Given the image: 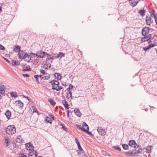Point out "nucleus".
<instances>
[{
  "label": "nucleus",
  "mask_w": 157,
  "mask_h": 157,
  "mask_svg": "<svg viewBox=\"0 0 157 157\" xmlns=\"http://www.w3.org/2000/svg\"><path fill=\"white\" fill-rule=\"evenodd\" d=\"M147 36L148 38H149L150 40L153 39V38H152L151 34H149L148 35H147Z\"/></svg>",
  "instance_id": "56"
},
{
  "label": "nucleus",
  "mask_w": 157,
  "mask_h": 157,
  "mask_svg": "<svg viewBox=\"0 0 157 157\" xmlns=\"http://www.w3.org/2000/svg\"><path fill=\"white\" fill-rule=\"evenodd\" d=\"M68 94H70V98H72V92H71V91H69V92L68 93Z\"/></svg>",
  "instance_id": "64"
},
{
  "label": "nucleus",
  "mask_w": 157,
  "mask_h": 157,
  "mask_svg": "<svg viewBox=\"0 0 157 157\" xmlns=\"http://www.w3.org/2000/svg\"><path fill=\"white\" fill-rule=\"evenodd\" d=\"M62 103L64 105V106L65 108L67 109H68L69 108L68 103L67 101L66 100H63L62 101Z\"/></svg>",
  "instance_id": "26"
},
{
  "label": "nucleus",
  "mask_w": 157,
  "mask_h": 157,
  "mask_svg": "<svg viewBox=\"0 0 157 157\" xmlns=\"http://www.w3.org/2000/svg\"><path fill=\"white\" fill-rule=\"evenodd\" d=\"M143 36L144 37L142 38L141 39V43H143L147 41H148L150 40L149 38H148L147 35Z\"/></svg>",
  "instance_id": "17"
},
{
  "label": "nucleus",
  "mask_w": 157,
  "mask_h": 157,
  "mask_svg": "<svg viewBox=\"0 0 157 157\" xmlns=\"http://www.w3.org/2000/svg\"><path fill=\"white\" fill-rule=\"evenodd\" d=\"M40 73L44 75H47L48 74H48L46 73L45 71H44V70L42 69H41L40 70Z\"/></svg>",
  "instance_id": "45"
},
{
  "label": "nucleus",
  "mask_w": 157,
  "mask_h": 157,
  "mask_svg": "<svg viewBox=\"0 0 157 157\" xmlns=\"http://www.w3.org/2000/svg\"><path fill=\"white\" fill-rule=\"evenodd\" d=\"M49 83L51 84L52 86H56V82L55 80H53L52 81H51Z\"/></svg>",
  "instance_id": "44"
},
{
  "label": "nucleus",
  "mask_w": 157,
  "mask_h": 157,
  "mask_svg": "<svg viewBox=\"0 0 157 157\" xmlns=\"http://www.w3.org/2000/svg\"><path fill=\"white\" fill-rule=\"evenodd\" d=\"M25 149L29 151H31L33 150L34 149V147L33 144L30 142H29L25 144Z\"/></svg>",
  "instance_id": "3"
},
{
  "label": "nucleus",
  "mask_w": 157,
  "mask_h": 157,
  "mask_svg": "<svg viewBox=\"0 0 157 157\" xmlns=\"http://www.w3.org/2000/svg\"><path fill=\"white\" fill-rule=\"evenodd\" d=\"M29 55H28L27 52H24V56L22 57V59H25L26 58L28 57Z\"/></svg>",
  "instance_id": "42"
},
{
  "label": "nucleus",
  "mask_w": 157,
  "mask_h": 157,
  "mask_svg": "<svg viewBox=\"0 0 157 157\" xmlns=\"http://www.w3.org/2000/svg\"><path fill=\"white\" fill-rule=\"evenodd\" d=\"M13 51L15 52H19L21 51V47L20 46L16 44L13 47Z\"/></svg>",
  "instance_id": "12"
},
{
  "label": "nucleus",
  "mask_w": 157,
  "mask_h": 157,
  "mask_svg": "<svg viewBox=\"0 0 157 157\" xmlns=\"http://www.w3.org/2000/svg\"><path fill=\"white\" fill-rule=\"evenodd\" d=\"M11 114V111L9 110H7L5 113V114L8 120L10 119Z\"/></svg>",
  "instance_id": "15"
},
{
  "label": "nucleus",
  "mask_w": 157,
  "mask_h": 157,
  "mask_svg": "<svg viewBox=\"0 0 157 157\" xmlns=\"http://www.w3.org/2000/svg\"><path fill=\"white\" fill-rule=\"evenodd\" d=\"M51 67V64L48 62H46L43 66V67L45 69H47L48 68H50Z\"/></svg>",
  "instance_id": "20"
},
{
  "label": "nucleus",
  "mask_w": 157,
  "mask_h": 157,
  "mask_svg": "<svg viewBox=\"0 0 157 157\" xmlns=\"http://www.w3.org/2000/svg\"><path fill=\"white\" fill-rule=\"evenodd\" d=\"M76 126L78 128L80 129L82 132L84 131V130L85 129V128L81 127V126H80V125L76 124Z\"/></svg>",
  "instance_id": "39"
},
{
  "label": "nucleus",
  "mask_w": 157,
  "mask_h": 157,
  "mask_svg": "<svg viewBox=\"0 0 157 157\" xmlns=\"http://www.w3.org/2000/svg\"><path fill=\"white\" fill-rule=\"evenodd\" d=\"M146 10L143 9L139 10L138 11V13L140 14L142 17H144L145 15Z\"/></svg>",
  "instance_id": "22"
},
{
  "label": "nucleus",
  "mask_w": 157,
  "mask_h": 157,
  "mask_svg": "<svg viewBox=\"0 0 157 157\" xmlns=\"http://www.w3.org/2000/svg\"><path fill=\"white\" fill-rule=\"evenodd\" d=\"M3 59L5 60L8 63H10V60H9L8 59H7V58H5V57H3Z\"/></svg>",
  "instance_id": "60"
},
{
  "label": "nucleus",
  "mask_w": 157,
  "mask_h": 157,
  "mask_svg": "<svg viewBox=\"0 0 157 157\" xmlns=\"http://www.w3.org/2000/svg\"><path fill=\"white\" fill-rule=\"evenodd\" d=\"M45 120L47 123H49L50 124H52V120L48 117H46V118H45Z\"/></svg>",
  "instance_id": "31"
},
{
  "label": "nucleus",
  "mask_w": 157,
  "mask_h": 157,
  "mask_svg": "<svg viewBox=\"0 0 157 157\" xmlns=\"http://www.w3.org/2000/svg\"><path fill=\"white\" fill-rule=\"evenodd\" d=\"M150 30V28L149 27L145 26L142 29V35L145 36L147 35L149 33Z\"/></svg>",
  "instance_id": "2"
},
{
  "label": "nucleus",
  "mask_w": 157,
  "mask_h": 157,
  "mask_svg": "<svg viewBox=\"0 0 157 157\" xmlns=\"http://www.w3.org/2000/svg\"><path fill=\"white\" fill-rule=\"evenodd\" d=\"M122 147L123 149L125 150H127L129 149V147L128 145L126 144H123L122 145Z\"/></svg>",
  "instance_id": "34"
},
{
  "label": "nucleus",
  "mask_w": 157,
  "mask_h": 157,
  "mask_svg": "<svg viewBox=\"0 0 157 157\" xmlns=\"http://www.w3.org/2000/svg\"><path fill=\"white\" fill-rule=\"evenodd\" d=\"M128 145L131 147L136 148L137 144L135 140H131L129 142Z\"/></svg>",
  "instance_id": "6"
},
{
  "label": "nucleus",
  "mask_w": 157,
  "mask_h": 157,
  "mask_svg": "<svg viewBox=\"0 0 157 157\" xmlns=\"http://www.w3.org/2000/svg\"><path fill=\"white\" fill-rule=\"evenodd\" d=\"M5 87L2 84H0V94L4 95L5 93Z\"/></svg>",
  "instance_id": "11"
},
{
  "label": "nucleus",
  "mask_w": 157,
  "mask_h": 157,
  "mask_svg": "<svg viewBox=\"0 0 157 157\" xmlns=\"http://www.w3.org/2000/svg\"><path fill=\"white\" fill-rule=\"evenodd\" d=\"M18 56L19 59H22L24 56V52L23 51L21 50L18 52Z\"/></svg>",
  "instance_id": "23"
},
{
  "label": "nucleus",
  "mask_w": 157,
  "mask_h": 157,
  "mask_svg": "<svg viewBox=\"0 0 157 157\" xmlns=\"http://www.w3.org/2000/svg\"><path fill=\"white\" fill-rule=\"evenodd\" d=\"M11 144H13V146L14 147L18 148L19 147V146L14 141H12Z\"/></svg>",
  "instance_id": "43"
},
{
  "label": "nucleus",
  "mask_w": 157,
  "mask_h": 157,
  "mask_svg": "<svg viewBox=\"0 0 157 157\" xmlns=\"http://www.w3.org/2000/svg\"><path fill=\"white\" fill-rule=\"evenodd\" d=\"M153 147L152 145H148L146 147L144 148V149H145L147 153H150L152 149L153 148Z\"/></svg>",
  "instance_id": "18"
},
{
  "label": "nucleus",
  "mask_w": 157,
  "mask_h": 157,
  "mask_svg": "<svg viewBox=\"0 0 157 157\" xmlns=\"http://www.w3.org/2000/svg\"><path fill=\"white\" fill-rule=\"evenodd\" d=\"M99 134L101 136H104L106 134V131L105 129H103L101 127H98L97 130Z\"/></svg>",
  "instance_id": "5"
},
{
  "label": "nucleus",
  "mask_w": 157,
  "mask_h": 157,
  "mask_svg": "<svg viewBox=\"0 0 157 157\" xmlns=\"http://www.w3.org/2000/svg\"><path fill=\"white\" fill-rule=\"evenodd\" d=\"M65 56V54L63 52H59L58 54L55 57L56 58H60V59L62 57H64Z\"/></svg>",
  "instance_id": "24"
},
{
  "label": "nucleus",
  "mask_w": 157,
  "mask_h": 157,
  "mask_svg": "<svg viewBox=\"0 0 157 157\" xmlns=\"http://www.w3.org/2000/svg\"><path fill=\"white\" fill-rule=\"evenodd\" d=\"M28 58L29 59V60H25V61H27L28 63L30 62V61L32 60V58H33L32 56L31 55H29Z\"/></svg>",
  "instance_id": "48"
},
{
  "label": "nucleus",
  "mask_w": 157,
  "mask_h": 157,
  "mask_svg": "<svg viewBox=\"0 0 157 157\" xmlns=\"http://www.w3.org/2000/svg\"><path fill=\"white\" fill-rule=\"evenodd\" d=\"M33 154L34 155V157H41V156H38V154L36 152V151L34 150H33Z\"/></svg>",
  "instance_id": "41"
},
{
  "label": "nucleus",
  "mask_w": 157,
  "mask_h": 157,
  "mask_svg": "<svg viewBox=\"0 0 157 157\" xmlns=\"http://www.w3.org/2000/svg\"><path fill=\"white\" fill-rule=\"evenodd\" d=\"M5 142L6 144V146L7 147L10 145V139L9 138H4Z\"/></svg>",
  "instance_id": "27"
},
{
  "label": "nucleus",
  "mask_w": 157,
  "mask_h": 157,
  "mask_svg": "<svg viewBox=\"0 0 157 157\" xmlns=\"http://www.w3.org/2000/svg\"><path fill=\"white\" fill-rule=\"evenodd\" d=\"M113 148H114L116 150H117L119 151H121V147L119 146H113L112 147Z\"/></svg>",
  "instance_id": "35"
},
{
  "label": "nucleus",
  "mask_w": 157,
  "mask_h": 157,
  "mask_svg": "<svg viewBox=\"0 0 157 157\" xmlns=\"http://www.w3.org/2000/svg\"><path fill=\"white\" fill-rule=\"evenodd\" d=\"M48 100L51 104L53 106H54L56 105V102L54 101L53 99L48 98Z\"/></svg>",
  "instance_id": "28"
},
{
  "label": "nucleus",
  "mask_w": 157,
  "mask_h": 157,
  "mask_svg": "<svg viewBox=\"0 0 157 157\" xmlns=\"http://www.w3.org/2000/svg\"><path fill=\"white\" fill-rule=\"evenodd\" d=\"M19 157H28L26 155H25L24 153H20L19 154Z\"/></svg>",
  "instance_id": "47"
},
{
  "label": "nucleus",
  "mask_w": 157,
  "mask_h": 157,
  "mask_svg": "<svg viewBox=\"0 0 157 157\" xmlns=\"http://www.w3.org/2000/svg\"><path fill=\"white\" fill-rule=\"evenodd\" d=\"M16 132V129L13 125L8 126L6 129V133L9 135L14 134Z\"/></svg>",
  "instance_id": "1"
},
{
  "label": "nucleus",
  "mask_w": 157,
  "mask_h": 157,
  "mask_svg": "<svg viewBox=\"0 0 157 157\" xmlns=\"http://www.w3.org/2000/svg\"><path fill=\"white\" fill-rule=\"evenodd\" d=\"M40 55L41 56H43V57H42V58H44V56L46 55L47 57L49 59H52V57H48V56H51L50 55H49L48 54L45 52H40Z\"/></svg>",
  "instance_id": "7"
},
{
  "label": "nucleus",
  "mask_w": 157,
  "mask_h": 157,
  "mask_svg": "<svg viewBox=\"0 0 157 157\" xmlns=\"http://www.w3.org/2000/svg\"><path fill=\"white\" fill-rule=\"evenodd\" d=\"M41 77H42L41 75H35L34 76V78L36 79V82L37 84H40L39 81V77L40 78Z\"/></svg>",
  "instance_id": "19"
},
{
  "label": "nucleus",
  "mask_w": 157,
  "mask_h": 157,
  "mask_svg": "<svg viewBox=\"0 0 157 157\" xmlns=\"http://www.w3.org/2000/svg\"><path fill=\"white\" fill-rule=\"evenodd\" d=\"M149 45L151 48H152L155 47V44H149Z\"/></svg>",
  "instance_id": "54"
},
{
  "label": "nucleus",
  "mask_w": 157,
  "mask_h": 157,
  "mask_svg": "<svg viewBox=\"0 0 157 157\" xmlns=\"http://www.w3.org/2000/svg\"><path fill=\"white\" fill-rule=\"evenodd\" d=\"M12 64L13 66H17L20 65V63L18 61L14 60H11Z\"/></svg>",
  "instance_id": "21"
},
{
  "label": "nucleus",
  "mask_w": 157,
  "mask_h": 157,
  "mask_svg": "<svg viewBox=\"0 0 157 157\" xmlns=\"http://www.w3.org/2000/svg\"><path fill=\"white\" fill-rule=\"evenodd\" d=\"M48 116L53 120H54L55 119V117L52 114H50Z\"/></svg>",
  "instance_id": "52"
},
{
  "label": "nucleus",
  "mask_w": 157,
  "mask_h": 157,
  "mask_svg": "<svg viewBox=\"0 0 157 157\" xmlns=\"http://www.w3.org/2000/svg\"><path fill=\"white\" fill-rule=\"evenodd\" d=\"M63 87L61 86H52V89L53 90H56L57 91H59L60 90L62 89Z\"/></svg>",
  "instance_id": "25"
},
{
  "label": "nucleus",
  "mask_w": 157,
  "mask_h": 157,
  "mask_svg": "<svg viewBox=\"0 0 157 157\" xmlns=\"http://www.w3.org/2000/svg\"><path fill=\"white\" fill-rule=\"evenodd\" d=\"M151 12L152 14L154 16L155 19L157 18V14L155 13V10H152Z\"/></svg>",
  "instance_id": "36"
},
{
  "label": "nucleus",
  "mask_w": 157,
  "mask_h": 157,
  "mask_svg": "<svg viewBox=\"0 0 157 157\" xmlns=\"http://www.w3.org/2000/svg\"><path fill=\"white\" fill-rule=\"evenodd\" d=\"M77 146H78V149L80 151H83V150L82 148V147H81L80 144H79Z\"/></svg>",
  "instance_id": "51"
},
{
  "label": "nucleus",
  "mask_w": 157,
  "mask_h": 157,
  "mask_svg": "<svg viewBox=\"0 0 157 157\" xmlns=\"http://www.w3.org/2000/svg\"><path fill=\"white\" fill-rule=\"evenodd\" d=\"M11 96L12 98H16L18 96L17 93L15 92H12L10 93Z\"/></svg>",
  "instance_id": "32"
},
{
  "label": "nucleus",
  "mask_w": 157,
  "mask_h": 157,
  "mask_svg": "<svg viewBox=\"0 0 157 157\" xmlns=\"http://www.w3.org/2000/svg\"><path fill=\"white\" fill-rule=\"evenodd\" d=\"M137 146L138 147H139V148H140V150H141V151H143V149H142V147L141 145L137 144Z\"/></svg>",
  "instance_id": "63"
},
{
  "label": "nucleus",
  "mask_w": 157,
  "mask_h": 157,
  "mask_svg": "<svg viewBox=\"0 0 157 157\" xmlns=\"http://www.w3.org/2000/svg\"><path fill=\"white\" fill-rule=\"evenodd\" d=\"M0 50L3 51L5 50V48L1 44H0Z\"/></svg>",
  "instance_id": "49"
},
{
  "label": "nucleus",
  "mask_w": 157,
  "mask_h": 157,
  "mask_svg": "<svg viewBox=\"0 0 157 157\" xmlns=\"http://www.w3.org/2000/svg\"><path fill=\"white\" fill-rule=\"evenodd\" d=\"M82 127H83L84 128H86V129L88 128H89V127L88 125L86 124V123L85 122H83L82 124Z\"/></svg>",
  "instance_id": "38"
},
{
  "label": "nucleus",
  "mask_w": 157,
  "mask_h": 157,
  "mask_svg": "<svg viewBox=\"0 0 157 157\" xmlns=\"http://www.w3.org/2000/svg\"><path fill=\"white\" fill-rule=\"evenodd\" d=\"M46 75V76H44L43 77L42 76V77H41V78L44 80H48L50 78V75L49 74H48Z\"/></svg>",
  "instance_id": "33"
},
{
  "label": "nucleus",
  "mask_w": 157,
  "mask_h": 157,
  "mask_svg": "<svg viewBox=\"0 0 157 157\" xmlns=\"http://www.w3.org/2000/svg\"><path fill=\"white\" fill-rule=\"evenodd\" d=\"M15 102L16 103V106H18L19 108L21 109L23 108L24 104L20 100L16 101H15Z\"/></svg>",
  "instance_id": "8"
},
{
  "label": "nucleus",
  "mask_w": 157,
  "mask_h": 157,
  "mask_svg": "<svg viewBox=\"0 0 157 157\" xmlns=\"http://www.w3.org/2000/svg\"><path fill=\"white\" fill-rule=\"evenodd\" d=\"M22 75L24 77H30V75L27 74H23Z\"/></svg>",
  "instance_id": "53"
},
{
  "label": "nucleus",
  "mask_w": 157,
  "mask_h": 157,
  "mask_svg": "<svg viewBox=\"0 0 157 157\" xmlns=\"http://www.w3.org/2000/svg\"><path fill=\"white\" fill-rule=\"evenodd\" d=\"M23 70L25 71H31V68L29 66V68L27 69H23Z\"/></svg>",
  "instance_id": "59"
},
{
  "label": "nucleus",
  "mask_w": 157,
  "mask_h": 157,
  "mask_svg": "<svg viewBox=\"0 0 157 157\" xmlns=\"http://www.w3.org/2000/svg\"><path fill=\"white\" fill-rule=\"evenodd\" d=\"M150 49V48L149 46V45L146 46L145 47L143 48L144 50L145 51H147V50Z\"/></svg>",
  "instance_id": "46"
},
{
  "label": "nucleus",
  "mask_w": 157,
  "mask_h": 157,
  "mask_svg": "<svg viewBox=\"0 0 157 157\" xmlns=\"http://www.w3.org/2000/svg\"><path fill=\"white\" fill-rule=\"evenodd\" d=\"M33 113H37V115H39V112L35 108H34L33 109Z\"/></svg>",
  "instance_id": "50"
},
{
  "label": "nucleus",
  "mask_w": 157,
  "mask_h": 157,
  "mask_svg": "<svg viewBox=\"0 0 157 157\" xmlns=\"http://www.w3.org/2000/svg\"><path fill=\"white\" fill-rule=\"evenodd\" d=\"M23 97L26 98L29 101H31V98H29V97H27L24 95H23Z\"/></svg>",
  "instance_id": "57"
},
{
  "label": "nucleus",
  "mask_w": 157,
  "mask_h": 157,
  "mask_svg": "<svg viewBox=\"0 0 157 157\" xmlns=\"http://www.w3.org/2000/svg\"><path fill=\"white\" fill-rule=\"evenodd\" d=\"M143 151H141L140 150V149H139L137 151H135L134 154H133L131 152V151H130V153H129L128 152V153L129 155H131V156L133 157L134 156H139V155H137V153H141V152Z\"/></svg>",
  "instance_id": "13"
},
{
  "label": "nucleus",
  "mask_w": 157,
  "mask_h": 157,
  "mask_svg": "<svg viewBox=\"0 0 157 157\" xmlns=\"http://www.w3.org/2000/svg\"><path fill=\"white\" fill-rule=\"evenodd\" d=\"M153 20L152 19L151 15L150 16H146V22L147 25L150 26L151 24L153 22Z\"/></svg>",
  "instance_id": "4"
},
{
  "label": "nucleus",
  "mask_w": 157,
  "mask_h": 157,
  "mask_svg": "<svg viewBox=\"0 0 157 157\" xmlns=\"http://www.w3.org/2000/svg\"><path fill=\"white\" fill-rule=\"evenodd\" d=\"M74 112L76 115L78 117H80L82 115L78 108H75L74 110Z\"/></svg>",
  "instance_id": "16"
},
{
  "label": "nucleus",
  "mask_w": 157,
  "mask_h": 157,
  "mask_svg": "<svg viewBox=\"0 0 157 157\" xmlns=\"http://www.w3.org/2000/svg\"><path fill=\"white\" fill-rule=\"evenodd\" d=\"M75 141L76 142V143L77 144V146L80 144L79 142L78 141V139L77 138H75Z\"/></svg>",
  "instance_id": "55"
},
{
  "label": "nucleus",
  "mask_w": 157,
  "mask_h": 157,
  "mask_svg": "<svg viewBox=\"0 0 157 157\" xmlns=\"http://www.w3.org/2000/svg\"><path fill=\"white\" fill-rule=\"evenodd\" d=\"M73 87L74 86L73 85L71 84H70L69 85L68 87L67 88V91H71L70 90L72 89Z\"/></svg>",
  "instance_id": "40"
},
{
  "label": "nucleus",
  "mask_w": 157,
  "mask_h": 157,
  "mask_svg": "<svg viewBox=\"0 0 157 157\" xmlns=\"http://www.w3.org/2000/svg\"><path fill=\"white\" fill-rule=\"evenodd\" d=\"M138 2V0H130L129 2L130 5L133 7L135 6L137 4Z\"/></svg>",
  "instance_id": "14"
},
{
  "label": "nucleus",
  "mask_w": 157,
  "mask_h": 157,
  "mask_svg": "<svg viewBox=\"0 0 157 157\" xmlns=\"http://www.w3.org/2000/svg\"><path fill=\"white\" fill-rule=\"evenodd\" d=\"M28 157H34V154H33V150L29 152L28 154Z\"/></svg>",
  "instance_id": "37"
},
{
  "label": "nucleus",
  "mask_w": 157,
  "mask_h": 157,
  "mask_svg": "<svg viewBox=\"0 0 157 157\" xmlns=\"http://www.w3.org/2000/svg\"><path fill=\"white\" fill-rule=\"evenodd\" d=\"M89 128H88L87 129H85L83 132L86 133L88 135L90 136H93L92 133L90 132L89 131Z\"/></svg>",
  "instance_id": "29"
},
{
  "label": "nucleus",
  "mask_w": 157,
  "mask_h": 157,
  "mask_svg": "<svg viewBox=\"0 0 157 157\" xmlns=\"http://www.w3.org/2000/svg\"><path fill=\"white\" fill-rule=\"evenodd\" d=\"M130 151H131V152L133 154H134L135 151H136V149H134L132 150V151L129 150L128 151H126L125 152V154L131 156V155H129L128 153V152H129V153H130Z\"/></svg>",
  "instance_id": "30"
},
{
  "label": "nucleus",
  "mask_w": 157,
  "mask_h": 157,
  "mask_svg": "<svg viewBox=\"0 0 157 157\" xmlns=\"http://www.w3.org/2000/svg\"><path fill=\"white\" fill-rule=\"evenodd\" d=\"M36 56L37 58H42V57H43V56H41L40 55H38L37 53H36Z\"/></svg>",
  "instance_id": "58"
},
{
  "label": "nucleus",
  "mask_w": 157,
  "mask_h": 157,
  "mask_svg": "<svg viewBox=\"0 0 157 157\" xmlns=\"http://www.w3.org/2000/svg\"><path fill=\"white\" fill-rule=\"evenodd\" d=\"M54 76L55 79L57 80H60L62 79V76L61 74L56 72L54 74Z\"/></svg>",
  "instance_id": "10"
},
{
  "label": "nucleus",
  "mask_w": 157,
  "mask_h": 157,
  "mask_svg": "<svg viewBox=\"0 0 157 157\" xmlns=\"http://www.w3.org/2000/svg\"><path fill=\"white\" fill-rule=\"evenodd\" d=\"M55 82H56V86H58L59 85V82L57 80H55Z\"/></svg>",
  "instance_id": "61"
},
{
  "label": "nucleus",
  "mask_w": 157,
  "mask_h": 157,
  "mask_svg": "<svg viewBox=\"0 0 157 157\" xmlns=\"http://www.w3.org/2000/svg\"><path fill=\"white\" fill-rule=\"evenodd\" d=\"M102 154L104 155H107L106 152L104 151H102Z\"/></svg>",
  "instance_id": "62"
},
{
  "label": "nucleus",
  "mask_w": 157,
  "mask_h": 157,
  "mask_svg": "<svg viewBox=\"0 0 157 157\" xmlns=\"http://www.w3.org/2000/svg\"><path fill=\"white\" fill-rule=\"evenodd\" d=\"M21 138V135H18L17 137V138L16 139V142L17 143H24V140L23 138H21L20 139V138Z\"/></svg>",
  "instance_id": "9"
}]
</instances>
